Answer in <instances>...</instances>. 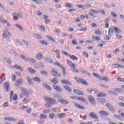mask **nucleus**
<instances>
[{"label": "nucleus", "instance_id": "f257e3e1", "mask_svg": "<svg viewBox=\"0 0 124 124\" xmlns=\"http://www.w3.org/2000/svg\"><path fill=\"white\" fill-rule=\"evenodd\" d=\"M106 107L109 110V112H111V113L115 112V107H114L113 105L110 103H107L106 104Z\"/></svg>", "mask_w": 124, "mask_h": 124}, {"label": "nucleus", "instance_id": "f03ea898", "mask_svg": "<svg viewBox=\"0 0 124 124\" xmlns=\"http://www.w3.org/2000/svg\"><path fill=\"white\" fill-rule=\"evenodd\" d=\"M88 99L91 104L93 105V106H95L96 103H95V100L94 99V97L92 96L91 95H89L88 96Z\"/></svg>", "mask_w": 124, "mask_h": 124}, {"label": "nucleus", "instance_id": "7ed1b4c3", "mask_svg": "<svg viewBox=\"0 0 124 124\" xmlns=\"http://www.w3.org/2000/svg\"><path fill=\"white\" fill-rule=\"evenodd\" d=\"M52 88H53L54 90H55V91L58 92L59 93H62V88H61V87L58 85H53L52 86Z\"/></svg>", "mask_w": 124, "mask_h": 124}, {"label": "nucleus", "instance_id": "20e7f679", "mask_svg": "<svg viewBox=\"0 0 124 124\" xmlns=\"http://www.w3.org/2000/svg\"><path fill=\"white\" fill-rule=\"evenodd\" d=\"M3 87L5 88V91L7 93H8L10 91V84L8 82H5L3 84Z\"/></svg>", "mask_w": 124, "mask_h": 124}, {"label": "nucleus", "instance_id": "39448f33", "mask_svg": "<svg viewBox=\"0 0 124 124\" xmlns=\"http://www.w3.org/2000/svg\"><path fill=\"white\" fill-rule=\"evenodd\" d=\"M58 102L61 103V104H63L64 105H66V104H69V102L65 100V99H59L58 100Z\"/></svg>", "mask_w": 124, "mask_h": 124}, {"label": "nucleus", "instance_id": "423d86ee", "mask_svg": "<svg viewBox=\"0 0 124 124\" xmlns=\"http://www.w3.org/2000/svg\"><path fill=\"white\" fill-rule=\"evenodd\" d=\"M89 117L91 119H93L94 120H98V116L94 114L93 112H91L89 114Z\"/></svg>", "mask_w": 124, "mask_h": 124}, {"label": "nucleus", "instance_id": "0eeeda50", "mask_svg": "<svg viewBox=\"0 0 124 124\" xmlns=\"http://www.w3.org/2000/svg\"><path fill=\"white\" fill-rule=\"evenodd\" d=\"M26 79L27 80L29 85H30V86H33L34 83H33V81H32L33 79H31V77H27L26 78Z\"/></svg>", "mask_w": 124, "mask_h": 124}, {"label": "nucleus", "instance_id": "6e6552de", "mask_svg": "<svg viewBox=\"0 0 124 124\" xmlns=\"http://www.w3.org/2000/svg\"><path fill=\"white\" fill-rule=\"evenodd\" d=\"M36 60H38L39 61H40V60H42L43 59V53L40 52L37 54L36 56Z\"/></svg>", "mask_w": 124, "mask_h": 124}, {"label": "nucleus", "instance_id": "1a4fd4ad", "mask_svg": "<svg viewBox=\"0 0 124 124\" xmlns=\"http://www.w3.org/2000/svg\"><path fill=\"white\" fill-rule=\"evenodd\" d=\"M51 73H55V74H52V76H54V77H61L62 76V74H59L58 72L53 70L51 71Z\"/></svg>", "mask_w": 124, "mask_h": 124}, {"label": "nucleus", "instance_id": "9d476101", "mask_svg": "<svg viewBox=\"0 0 124 124\" xmlns=\"http://www.w3.org/2000/svg\"><path fill=\"white\" fill-rule=\"evenodd\" d=\"M23 82H24V79H23L22 78H20V79H18L15 84L16 87H19V86H20V84H22V83H23Z\"/></svg>", "mask_w": 124, "mask_h": 124}, {"label": "nucleus", "instance_id": "9b49d317", "mask_svg": "<svg viewBox=\"0 0 124 124\" xmlns=\"http://www.w3.org/2000/svg\"><path fill=\"white\" fill-rule=\"evenodd\" d=\"M62 84H63V85H69V86H71L72 85V83H70L68 80H66V79H62L61 80Z\"/></svg>", "mask_w": 124, "mask_h": 124}, {"label": "nucleus", "instance_id": "f8f14e48", "mask_svg": "<svg viewBox=\"0 0 124 124\" xmlns=\"http://www.w3.org/2000/svg\"><path fill=\"white\" fill-rule=\"evenodd\" d=\"M74 93H77L78 95H84V93L78 89H74Z\"/></svg>", "mask_w": 124, "mask_h": 124}, {"label": "nucleus", "instance_id": "ddd939ff", "mask_svg": "<svg viewBox=\"0 0 124 124\" xmlns=\"http://www.w3.org/2000/svg\"><path fill=\"white\" fill-rule=\"evenodd\" d=\"M63 87L64 89H65V91L68 92V93H72V89H71L69 86L64 85Z\"/></svg>", "mask_w": 124, "mask_h": 124}, {"label": "nucleus", "instance_id": "4468645a", "mask_svg": "<svg viewBox=\"0 0 124 124\" xmlns=\"http://www.w3.org/2000/svg\"><path fill=\"white\" fill-rule=\"evenodd\" d=\"M4 121H9L10 122H16L17 121L16 119L13 117H6L4 119Z\"/></svg>", "mask_w": 124, "mask_h": 124}, {"label": "nucleus", "instance_id": "2eb2a0df", "mask_svg": "<svg viewBox=\"0 0 124 124\" xmlns=\"http://www.w3.org/2000/svg\"><path fill=\"white\" fill-rule=\"evenodd\" d=\"M13 68H16L18 70H20V71H24V69L19 66V65L16 64L14 66H13Z\"/></svg>", "mask_w": 124, "mask_h": 124}, {"label": "nucleus", "instance_id": "dca6fc26", "mask_svg": "<svg viewBox=\"0 0 124 124\" xmlns=\"http://www.w3.org/2000/svg\"><path fill=\"white\" fill-rule=\"evenodd\" d=\"M0 22L2 23V24H7V27H11L10 24L8 23V21L5 19H0Z\"/></svg>", "mask_w": 124, "mask_h": 124}, {"label": "nucleus", "instance_id": "f3484780", "mask_svg": "<svg viewBox=\"0 0 124 124\" xmlns=\"http://www.w3.org/2000/svg\"><path fill=\"white\" fill-rule=\"evenodd\" d=\"M79 72H81L82 74H84V75H87V76H91V74H90L89 72H88L87 71L84 70H79Z\"/></svg>", "mask_w": 124, "mask_h": 124}, {"label": "nucleus", "instance_id": "a211bd4d", "mask_svg": "<svg viewBox=\"0 0 124 124\" xmlns=\"http://www.w3.org/2000/svg\"><path fill=\"white\" fill-rule=\"evenodd\" d=\"M46 37L47 39H48V40H49V41H51V42H53L54 43H56L57 42L56 40L53 38V37H51V36L49 35H46Z\"/></svg>", "mask_w": 124, "mask_h": 124}, {"label": "nucleus", "instance_id": "6ab92c4d", "mask_svg": "<svg viewBox=\"0 0 124 124\" xmlns=\"http://www.w3.org/2000/svg\"><path fill=\"white\" fill-rule=\"evenodd\" d=\"M45 100L47 101H46V102H50V101H51V103H57L55 99L52 98L50 97L45 98Z\"/></svg>", "mask_w": 124, "mask_h": 124}, {"label": "nucleus", "instance_id": "aec40b11", "mask_svg": "<svg viewBox=\"0 0 124 124\" xmlns=\"http://www.w3.org/2000/svg\"><path fill=\"white\" fill-rule=\"evenodd\" d=\"M43 86L44 87V88H46V90L48 91H51L52 88H51V87H50L47 83L45 82V83H43Z\"/></svg>", "mask_w": 124, "mask_h": 124}, {"label": "nucleus", "instance_id": "412c9836", "mask_svg": "<svg viewBox=\"0 0 124 124\" xmlns=\"http://www.w3.org/2000/svg\"><path fill=\"white\" fill-rule=\"evenodd\" d=\"M99 114H100V115H102V116H108L109 115V113L105 110L99 111Z\"/></svg>", "mask_w": 124, "mask_h": 124}, {"label": "nucleus", "instance_id": "4be33fe9", "mask_svg": "<svg viewBox=\"0 0 124 124\" xmlns=\"http://www.w3.org/2000/svg\"><path fill=\"white\" fill-rule=\"evenodd\" d=\"M75 106L77 108H78V109H80V110H85V107L80 105L79 104L75 103Z\"/></svg>", "mask_w": 124, "mask_h": 124}, {"label": "nucleus", "instance_id": "5701e85b", "mask_svg": "<svg viewBox=\"0 0 124 124\" xmlns=\"http://www.w3.org/2000/svg\"><path fill=\"white\" fill-rule=\"evenodd\" d=\"M71 68H72L74 72H76V73H79V71H78V69L75 68V65L74 63H72L71 64Z\"/></svg>", "mask_w": 124, "mask_h": 124}, {"label": "nucleus", "instance_id": "b1692460", "mask_svg": "<svg viewBox=\"0 0 124 124\" xmlns=\"http://www.w3.org/2000/svg\"><path fill=\"white\" fill-rule=\"evenodd\" d=\"M27 62H29L31 64L36 63V60L32 58H28Z\"/></svg>", "mask_w": 124, "mask_h": 124}, {"label": "nucleus", "instance_id": "393cba45", "mask_svg": "<svg viewBox=\"0 0 124 124\" xmlns=\"http://www.w3.org/2000/svg\"><path fill=\"white\" fill-rule=\"evenodd\" d=\"M33 81H34V82H37V83H41V80L40 79V78L38 77H35L34 78H32Z\"/></svg>", "mask_w": 124, "mask_h": 124}, {"label": "nucleus", "instance_id": "a878e982", "mask_svg": "<svg viewBox=\"0 0 124 124\" xmlns=\"http://www.w3.org/2000/svg\"><path fill=\"white\" fill-rule=\"evenodd\" d=\"M28 70L29 73H31V74H34L36 73V71L33 70V69H32L31 67L28 68Z\"/></svg>", "mask_w": 124, "mask_h": 124}, {"label": "nucleus", "instance_id": "bb28decb", "mask_svg": "<svg viewBox=\"0 0 124 124\" xmlns=\"http://www.w3.org/2000/svg\"><path fill=\"white\" fill-rule=\"evenodd\" d=\"M57 115L58 116V118L59 119H62V118H64L65 116H66V114L64 113H58Z\"/></svg>", "mask_w": 124, "mask_h": 124}, {"label": "nucleus", "instance_id": "cd10ccee", "mask_svg": "<svg viewBox=\"0 0 124 124\" xmlns=\"http://www.w3.org/2000/svg\"><path fill=\"white\" fill-rule=\"evenodd\" d=\"M13 16L14 17V19L15 20H18V16H19V13H13Z\"/></svg>", "mask_w": 124, "mask_h": 124}, {"label": "nucleus", "instance_id": "c85d7f7f", "mask_svg": "<svg viewBox=\"0 0 124 124\" xmlns=\"http://www.w3.org/2000/svg\"><path fill=\"white\" fill-rule=\"evenodd\" d=\"M51 110L53 112H54V113H60V112H61V109H60L57 107L53 108L52 109H51Z\"/></svg>", "mask_w": 124, "mask_h": 124}, {"label": "nucleus", "instance_id": "c756f323", "mask_svg": "<svg viewBox=\"0 0 124 124\" xmlns=\"http://www.w3.org/2000/svg\"><path fill=\"white\" fill-rule=\"evenodd\" d=\"M2 36L4 39H6L7 42H10V37H8V36H5L4 34H2Z\"/></svg>", "mask_w": 124, "mask_h": 124}, {"label": "nucleus", "instance_id": "7c9ffc66", "mask_svg": "<svg viewBox=\"0 0 124 124\" xmlns=\"http://www.w3.org/2000/svg\"><path fill=\"white\" fill-rule=\"evenodd\" d=\"M113 33H114V29H113V28L110 27L108 29V35H112Z\"/></svg>", "mask_w": 124, "mask_h": 124}, {"label": "nucleus", "instance_id": "2f4dec72", "mask_svg": "<svg viewBox=\"0 0 124 124\" xmlns=\"http://www.w3.org/2000/svg\"><path fill=\"white\" fill-rule=\"evenodd\" d=\"M77 7H78V8H80L81 9H82V10H86V9H87V8L84 5L78 4V5H77Z\"/></svg>", "mask_w": 124, "mask_h": 124}, {"label": "nucleus", "instance_id": "473e14b6", "mask_svg": "<svg viewBox=\"0 0 124 124\" xmlns=\"http://www.w3.org/2000/svg\"><path fill=\"white\" fill-rule=\"evenodd\" d=\"M78 100H79V101H81V102H83V103H86V101L87 100L83 97H79L78 98Z\"/></svg>", "mask_w": 124, "mask_h": 124}, {"label": "nucleus", "instance_id": "72a5a7b5", "mask_svg": "<svg viewBox=\"0 0 124 124\" xmlns=\"http://www.w3.org/2000/svg\"><path fill=\"white\" fill-rule=\"evenodd\" d=\"M57 103H49L48 102H46V104L45 105V107L48 108L52 106V105H54V104H56Z\"/></svg>", "mask_w": 124, "mask_h": 124}, {"label": "nucleus", "instance_id": "f704fd0d", "mask_svg": "<svg viewBox=\"0 0 124 124\" xmlns=\"http://www.w3.org/2000/svg\"><path fill=\"white\" fill-rule=\"evenodd\" d=\"M97 97H105L107 95L104 93H100L97 95Z\"/></svg>", "mask_w": 124, "mask_h": 124}, {"label": "nucleus", "instance_id": "c9c22d12", "mask_svg": "<svg viewBox=\"0 0 124 124\" xmlns=\"http://www.w3.org/2000/svg\"><path fill=\"white\" fill-rule=\"evenodd\" d=\"M4 62H6L8 64H10L11 63V60L10 59L8 58V57H5L3 58Z\"/></svg>", "mask_w": 124, "mask_h": 124}, {"label": "nucleus", "instance_id": "e433bc0d", "mask_svg": "<svg viewBox=\"0 0 124 124\" xmlns=\"http://www.w3.org/2000/svg\"><path fill=\"white\" fill-rule=\"evenodd\" d=\"M80 83H81L82 85H84V86H88V85H89V83H88V82H87L86 80L84 79H82L80 80Z\"/></svg>", "mask_w": 124, "mask_h": 124}, {"label": "nucleus", "instance_id": "4c0bfd02", "mask_svg": "<svg viewBox=\"0 0 124 124\" xmlns=\"http://www.w3.org/2000/svg\"><path fill=\"white\" fill-rule=\"evenodd\" d=\"M15 26L16 27V28H17L19 30V31H24V29H23V28L21 27V25L17 24H16Z\"/></svg>", "mask_w": 124, "mask_h": 124}, {"label": "nucleus", "instance_id": "58836bf2", "mask_svg": "<svg viewBox=\"0 0 124 124\" xmlns=\"http://www.w3.org/2000/svg\"><path fill=\"white\" fill-rule=\"evenodd\" d=\"M69 58L73 61H78V58L75 55H70Z\"/></svg>", "mask_w": 124, "mask_h": 124}, {"label": "nucleus", "instance_id": "ea45409f", "mask_svg": "<svg viewBox=\"0 0 124 124\" xmlns=\"http://www.w3.org/2000/svg\"><path fill=\"white\" fill-rule=\"evenodd\" d=\"M20 59H21V60H23L25 62H28V60H29L28 58L26 57L25 55H20Z\"/></svg>", "mask_w": 124, "mask_h": 124}, {"label": "nucleus", "instance_id": "a19ab883", "mask_svg": "<svg viewBox=\"0 0 124 124\" xmlns=\"http://www.w3.org/2000/svg\"><path fill=\"white\" fill-rule=\"evenodd\" d=\"M22 91L23 92L24 95H29V94H30V92L27 89H22Z\"/></svg>", "mask_w": 124, "mask_h": 124}, {"label": "nucleus", "instance_id": "79ce46f5", "mask_svg": "<svg viewBox=\"0 0 124 124\" xmlns=\"http://www.w3.org/2000/svg\"><path fill=\"white\" fill-rule=\"evenodd\" d=\"M45 62H49V63H52L53 62V60H52L51 58H47L45 59Z\"/></svg>", "mask_w": 124, "mask_h": 124}, {"label": "nucleus", "instance_id": "37998d69", "mask_svg": "<svg viewBox=\"0 0 124 124\" xmlns=\"http://www.w3.org/2000/svg\"><path fill=\"white\" fill-rule=\"evenodd\" d=\"M51 83L52 84H54V85L58 84V78H54L53 79L51 80Z\"/></svg>", "mask_w": 124, "mask_h": 124}, {"label": "nucleus", "instance_id": "c03bdc74", "mask_svg": "<svg viewBox=\"0 0 124 124\" xmlns=\"http://www.w3.org/2000/svg\"><path fill=\"white\" fill-rule=\"evenodd\" d=\"M98 101L100 103H102V104H104V103H105V102H106V100L104 98H102L99 99Z\"/></svg>", "mask_w": 124, "mask_h": 124}, {"label": "nucleus", "instance_id": "a18cd8bd", "mask_svg": "<svg viewBox=\"0 0 124 124\" xmlns=\"http://www.w3.org/2000/svg\"><path fill=\"white\" fill-rule=\"evenodd\" d=\"M108 93L111 94V95H118V93L111 90L108 91Z\"/></svg>", "mask_w": 124, "mask_h": 124}, {"label": "nucleus", "instance_id": "49530a36", "mask_svg": "<svg viewBox=\"0 0 124 124\" xmlns=\"http://www.w3.org/2000/svg\"><path fill=\"white\" fill-rule=\"evenodd\" d=\"M114 91L117 93H124V90L121 88H115Z\"/></svg>", "mask_w": 124, "mask_h": 124}, {"label": "nucleus", "instance_id": "de8ad7c7", "mask_svg": "<svg viewBox=\"0 0 124 124\" xmlns=\"http://www.w3.org/2000/svg\"><path fill=\"white\" fill-rule=\"evenodd\" d=\"M61 69H62V75L63 76H66V72H65V68H64L63 67H61Z\"/></svg>", "mask_w": 124, "mask_h": 124}, {"label": "nucleus", "instance_id": "09e8293b", "mask_svg": "<svg viewBox=\"0 0 124 124\" xmlns=\"http://www.w3.org/2000/svg\"><path fill=\"white\" fill-rule=\"evenodd\" d=\"M32 1H34V2H36L37 4H39V5H41L42 4H43V2L38 1L37 0H32Z\"/></svg>", "mask_w": 124, "mask_h": 124}, {"label": "nucleus", "instance_id": "8fccbe9b", "mask_svg": "<svg viewBox=\"0 0 124 124\" xmlns=\"http://www.w3.org/2000/svg\"><path fill=\"white\" fill-rule=\"evenodd\" d=\"M39 42L40 43H41V44H43V45H45V46H48V43L44 40L40 41Z\"/></svg>", "mask_w": 124, "mask_h": 124}, {"label": "nucleus", "instance_id": "3c124183", "mask_svg": "<svg viewBox=\"0 0 124 124\" xmlns=\"http://www.w3.org/2000/svg\"><path fill=\"white\" fill-rule=\"evenodd\" d=\"M92 39H94V40H96V41H99L100 40V38L99 36H92Z\"/></svg>", "mask_w": 124, "mask_h": 124}, {"label": "nucleus", "instance_id": "603ef678", "mask_svg": "<svg viewBox=\"0 0 124 124\" xmlns=\"http://www.w3.org/2000/svg\"><path fill=\"white\" fill-rule=\"evenodd\" d=\"M53 64H54V65H56L57 66H58L60 68H62V66L61 65V63H59L58 62H53Z\"/></svg>", "mask_w": 124, "mask_h": 124}, {"label": "nucleus", "instance_id": "864d4df0", "mask_svg": "<svg viewBox=\"0 0 124 124\" xmlns=\"http://www.w3.org/2000/svg\"><path fill=\"white\" fill-rule=\"evenodd\" d=\"M5 79H6L5 76H3L0 78V84L1 85H2V82H3L4 81H5Z\"/></svg>", "mask_w": 124, "mask_h": 124}, {"label": "nucleus", "instance_id": "5fc2aeb1", "mask_svg": "<svg viewBox=\"0 0 124 124\" xmlns=\"http://www.w3.org/2000/svg\"><path fill=\"white\" fill-rule=\"evenodd\" d=\"M34 37L35 38H37V39H42V36H40L39 34H35Z\"/></svg>", "mask_w": 124, "mask_h": 124}, {"label": "nucleus", "instance_id": "6e6d98bb", "mask_svg": "<svg viewBox=\"0 0 124 124\" xmlns=\"http://www.w3.org/2000/svg\"><path fill=\"white\" fill-rule=\"evenodd\" d=\"M74 79L76 80V81L78 82V83L81 82V80H82V78H78V77H75Z\"/></svg>", "mask_w": 124, "mask_h": 124}, {"label": "nucleus", "instance_id": "4d7b16f0", "mask_svg": "<svg viewBox=\"0 0 124 124\" xmlns=\"http://www.w3.org/2000/svg\"><path fill=\"white\" fill-rule=\"evenodd\" d=\"M65 6L68 8H72V5L69 3H66Z\"/></svg>", "mask_w": 124, "mask_h": 124}, {"label": "nucleus", "instance_id": "13d9d810", "mask_svg": "<svg viewBox=\"0 0 124 124\" xmlns=\"http://www.w3.org/2000/svg\"><path fill=\"white\" fill-rule=\"evenodd\" d=\"M113 30L115 31V33H119V28H118V27H113Z\"/></svg>", "mask_w": 124, "mask_h": 124}, {"label": "nucleus", "instance_id": "bf43d9fd", "mask_svg": "<svg viewBox=\"0 0 124 124\" xmlns=\"http://www.w3.org/2000/svg\"><path fill=\"white\" fill-rule=\"evenodd\" d=\"M92 74H93V76H94V77H95L97 79H99V78H100V76H99V75H98V74H97L95 73H93Z\"/></svg>", "mask_w": 124, "mask_h": 124}, {"label": "nucleus", "instance_id": "052dcab7", "mask_svg": "<svg viewBox=\"0 0 124 124\" xmlns=\"http://www.w3.org/2000/svg\"><path fill=\"white\" fill-rule=\"evenodd\" d=\"M114 117L117 120H122V117L119 115H114Z\"/></svg>", "mask_w": 124, "mask_h": 124}, {"label": "nucleus", "instance_id": "680f3d73", "mask_svg": "<svg viewBox=\"0 0 124 124\" xmlns=\"http://www.w3.org/2000/svg\"><path fill=\"white\" fill-rule=\"evenodd\" d=\"M40 73L42 75H43L44 76H45V75H48V73L46 72V71H41L40 72Z\"/></svg>", "mask_w": 124, "mask_h": 124}, {"label": "nucleus", "instance_id": "e2e57ef3", "mask_svg": "<svg viewBox=\"0 0 124 124\" xmlns=\"http://www.w3.org/2000/svg\"><path fill=\"white\" fill-rule=\"evenodd\" d=\"M49 117L50 119H53L54 118H55V114L53 113H50L49 114Z\"/></svg>", "mask_w": 124, "mask_h": 124}, {"label": "nucleus", "instance_id": "0e129e2a", "mask_svg": "<svg viewBox=\"0 0 124 124\" xmlns=\"http://www.w3.org/2000/svg\"><path fill=\"white\" fill-rule=\"evenodd\" d=\"M51 112V110L50 109H47L45 110H43V113L49 114V113Z\"/></svg>", "mask_w": 124, "mask_h": 124}, {"label": "nucleus", "instance_id": "69168bd1", "mask_svg": "<svg viewBox=\"0 0 124 124\" xmlns=\"http://www.w3.org/2000/svg\"><path fill=\"white\" fill-rule=\"evenodd\" d=\"M3 34H4L5 36H7V35L8 36H11V33L8 31L5 32Z\"/></svg>", "mask_w": 124, "mask_h": 124}, {"label": "nucleus", "instance_id": "338daca9", "mask_svg": "<svg viewBox=\"0 0 124 124\" xmlns=\"http://www.w3.org/2000/svg\"><path fill=\"white\" fill-rule=\"evenodd\" d=\"M40 118L41 119H47V115H45L44 114H41L40 115Z\"/></svg>", "mask_w": 124, "mask_h": 124}, {"label": "nucleus", "instance_id": "774afa93", "mask_svg": "<svg viewBox=\"0 0 124 124\" xmlns=\"http://www.w3.org/2000/svg\"><path fill=\"white\" fill-rule=\"evenodd\" d=\"M117 80H118V81H119L120 82H124V78H122L120 77H118L117 78Z\"/></svg>", "mask_w": 124, "mask_h": 124}]
</instances>
